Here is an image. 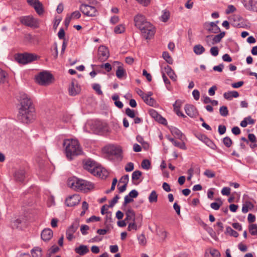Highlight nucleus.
Returning a JSON list of instances; mask_svg holds the SVG:
<instances>
[{
  "instance_id": "1",
  "label": "nucleus",
  "mask_w": 257,
  "mask_h": 257,
  "mask_svg": "<svg viewBox=\"0 0 257 257\" xmlns=\"http://www.w3.org/2000/svg\"><path fill=\"white\" fill-rule=\"evenodd\" d=\"M21 107L19 109L18 118L24 123H29L35 118V109L32 100L26 93H21L20 96Z\"/></svg>"
},
{
  "instance_id": "2",
  "label": "nucleus",
  "mask_w": 257,
  "mask_h": 257,
  "mask_svg": "<svg viewBox=\"0 0 257 257\" xmlns=\"http://www.w3.org/2000/svg\"><path fill=\"white\" fill-rule=\"evenodd\" d=\"M134 21L135 26L141 31L142 35L146 39H150L154 36L155 28L147 20L145 16L138 14L134 17Z\"/></svg>"
},
{
  "instance_id": "3",
  "label": "nucleus",
  "mask_w": 257,
  "mask_h": 257,
  "mask_svg": "<svg viewBox=\"0 0 257 257\" xmlns=\"http://www.w3.org/2000/svg\"><path fill=\"white\" fill-rule=\"evenodd\" d=\"M63 145L65 146L67 158L71 160L74 156L82 154V150L78 142L76 140L66 139L64 141Z\"/></svg>"
},
{
  "instance_id": "4",
  "label": "nucleus",
  "mask_w": 257,
  "mask_h": 257,
  "mask_svg": "<svg viewBox=\"0 0 257 257\" xmlns=\"http://www.w3.org/2000/svg\"><path fill=\"white\" fill-rule=\"evenodd\" d=\"M68 185L73 189L85 192L92 189L94 187L92 183L77 178L69 179L68 181Z\"/></svg>"
},
{
  "instance_id": "5",
  "label": "nucleus",
  "mask_w": 257,
  "mask_h": 257,
  "mask_svg": "<svg viewBox=\"0 0 257 257\" xmlns=\"http://www.w3.org/2000/svg\"><path fill=\"white\" fill-rule=\"evenodd\" d=\"M104 151L109 157L117 159L121 157V149L119 146L110 145L104 147Z\"/></svg>"
},
{
  "instance_id": "6",
  "label": "nucleus",
  "mask_w": 257,
  "mask_h": 257,
  "mask_svg": "<svg viewBox=\"0 0 257 257\" xmlns=\"http://www.w3.org/2000/svg\"><path fill=\"white\" fill-rule=\"evenodd\" d=\"M37 56L31 53L18 54L16 57V60L23 64H27L37 59Z\"/></svg>"
},
{
  "instance_id": "7",
  "label": "nucleus",
  "mask_w": 257,
  "mask_h": 257,
  "mask_svg": "<svg viewBox=\"0 0 257 257\" xmlns=\"http://www.w3.org/2000/svg\"><path fill=\"white\" fill-rule=\"evenodd\" d=\"M52 79V75L47 72H41L37 77V82L41 85L49 84Z\"/></svg>"
},
{
  "instance_id": "8",
  "label": "nucleus",
  "mask_w": 257,
  "mask_h": 257,
  "mask_svg": "<svg viewBox=\"0 0 257 257\" xmlns=\"http://www.w3.org/2000/svg\"><path fill=\"white\" fill-rule=\"evenodd\" d=\"M80 10L85 15L89 17H95L98 13L96 9L93 6L82 4L80 7Z\"/></svg>"
},
{
  "instance_id": "9",
  "label": "nucleus",
  "mask_w": 257,
  "mask_h": 257,
  "mask_svg": "<svg viewBox=\"0 0 257 257\" xmlns=\"http://www.w3.org/2000/svg\"><path fill=\"white\" fill-rule=\"evenodd\" d=\"M79 226V222L78 220H76L74 221L71 225L68 228L66 233V238L68 240L71 241L74 238L73 234L77 230Z\"/></svg>"
},
{
  "instance_id": "10",
  "label": "nucleus",
  "mask_w": 257,
  "mask_h": 257,
  "mask_svg": "<svg viewBox=\"0 0 257 257\" xmlns=\"http://www.w3.org/2000/svg\"><path fill=\"white\" fill-rule=\"evenodd\" d=\"M20 21L22 24L28 27L34 28L38 27L37 20L30 16L21 17Z\"/></svg>"
},
{
  "instance_id": "11",
  "label": "nucleus",
  "mask_w": 257,
  "mask_h": 257,
  "mask_svg": "<svg viewBox=\"0 0 257 257\" xmlns=\"http://www.w3.org/2000/svg\"><path fill=\"white\" fill-rule=\"evenodd\" d=\"M109 56V51L105 46H101L98 49V58L101 62L106 60Z\"/></svg>"
},
{
  "instance_id": "12",
  "label": "nucleus",
  "mask_w": 257,
  "mask_h": 257,
  "mask_svg": "<svg viewBox=\"0 0 257 257\" xmlns=\"http://www.w3.org/2000/svg\"><path fill=\"white\" fill-rule=\"evenodd\" d=\"M80 90V87L78 85L77 81L75 80H73L69 85L68 88L69 95L71 96H75L79 93Z\"/></svg>"
},
{
  "instance_id": "13",
  "label": "nucleus",
  "mask_w": 257,
  "mask_h": 257,
  "mask_svg": "<svg viewBox=\"0 0 257 257\" xmlns=\"http://www.w3.org/2000/svg\"><path fill=\"white\" fill-rule=\"evenodd\" d=\"M81 200V198L78 194H74L68 197L65 201L66 204L68 206L72 207L77 205Z\"/></svg>"
},
{
  "instance_id": "14",
  "label": "nucleus",
  "mask_w": 257,
  "mask_h": 257,
  "mask_svg": "<svg viewBox=\"0 0 257 257\" xmlns=\"http://www.w3.org/2000/svg\"><path fill=\"white\" fill-rule=\"evenodd\" d=\"M98 165L96 163L91 160H87L84 163V168L93 175L95 169L97 168Z\"/></svg>"
},
{
  "instance_id": "15",
  "label": "nucleus",
  "mask_w": 257,
  "mask_h": 257,
  "mask_svg": "<svg viewBox=\"0 0 257 257\" xmlns=\"http://www.w3.org/2000/svg\"><path fill=\"white\" fill-rule=\"evenodd\" d=\"M116 66V75L119 79H121L126 75V72L122 67V65L118 61H115L113 64V67Z\"/></svg>"
},
{
  "instance_id": "16",
  "label": "nucleus",
  "mask_w": 257,
  "mask_h": 257,
  "mask_svg": "<svg viewBox=\"0 0 257 257\" xmlns=\"http://www.w3.org/2000/svg\"><path fill=\"white\" fill-rule=\"evenodd\" d=\"M205 28L209 32L215 34L219 33L220 31L219 27L214 22L206 23Z\"/></svg>"
},
{
  "instance_id": "17",
  "label": "nucleus",
  "mask_w": 257,
  "mask_h": 257,
  "mask_svg": "<svg viewBox=\"0 0 257 257\" xmlns=\"http://www.w3.org/2000/svg\"><path fill=\"white\" fill-rule=\"evenodd\" d=\"M108 174L109 173L106 169L99 166L95 169L93 174L94 176H97L103 179H105L108 176Z\"/></svg>"
},
{
  "instance_id": "18",
  "label": "nucleus",
  "mask_w": 257,
  "mask_h": 257,
  "mask_svg": "<svg viewBox=\"0 0 257 257\" xmlns=\"http://www.w3.org/2000/svg\"><path fill=\"white\" fill-rule=\"evenodd\" d=\"M198 138L203 143H204L208 147L213 150H216L217 148L216 146L214 143L208 138L206 136L200 135L198 137Z\"/></svg>"
},
{
  "instance_id": "19",
  "label": "nucleus",
  "mask_w": 257,
  "mask_h": 257,
  "mask_svg": "<svg viewBox=\"0 0 257 257\" xmlns=\"http://www.w3.org/2000/svg\"><path fill=\"white\" fill-rule=\"evenodd\" d=\"M15 179L18 182H23L26 177V172L24 169L17 170L15 173Z\"/></svg>"
},
{
  "instance_id": "20",
  "label": "nucleus",
  "mask_w": 257,
  "mask_h": 257,
  "mask_svg": "<svg viewBox=\"0 0 257 257\" xmlns=\"http://www.w3.org/2000/svg\"><path fill=\"white\" fill-rule=\"evenodd\" d=\"M184 103V101L180 100H177L174 104H173L174 111L177 114V115L184 117V114L180 111V108L182 106V104Z\"/></svg>"
},
{
  "instance_id": "21",
  "label": "nucleus",
  "mask_w": 257,
  "mask_h": 257,
  "mask_svg": "<svg viewBox=\"0 0 257 257\" xmlns=\"http://www.w3.org/2000/svg\"><path fill=\"white\" fill-rule=\"evenodd\" d=\"M53 231L50 228L44 229L41 232V238L45 241L49 240L53 236Z\"/></svg>"
},
{
  "instance_id": "22",
  "label": "nucleus",
  "mask_w": 257,
  "mask_h": 257,
  "mask_svg": "<svg viewBox=\"0 0 257 257\" xmlns=\"http://www.w3.org/2000/svg\"><path fill=\"white\" fill-rule=\"evenodd\" d=\"M184 108L186 114L190 117H193L196 114V109L192 105L186 104Z\"/></svg>"
},
{
  "instance_id": "23",
  "label": "nucleus",
  "mask_w": 257,
  "mask_h": 257,
  "mask_svg": "<svg viewBox=\"0 0 257 257\" xmlns=\"http://www.w3.org/2000/svg\"><path fill=\"white\" fill-rule=\"evenodd\" d=\"M165 73H167L168 76L174 81H175L177 79V76L175 74L173 70L171 69V68L167 66L164 68V71H163Z\"/></svg>"
},
{
  "instance_id": "24",
  "label": "nucleus",
  "mask_w": 257,
  "mask_h": 257,
  "mask_svg": "<svg viewBox=\"0 0 257 257\" xmlns=\"http://www.w3.org/2000/svg\"><path fill=\"white\" fill-rule=\"evenodd\" d=\"M239 96V93L236 91H230L224 93L223 97L225 99L230 100L232 98H237Z\"/></svg>"
},
{
  "instance_id": "25",
  "label": "nucleus",
  "mask_w": 257,
  "mask_h": 257,
  "mask_svg": "<svg viewBox=\"0 0 257 257\" xmlns=\"http://www.w3.org/2000/svg\"><path fill=\"white\" fill-rule=\"evenodd\" d=\"M126 218L125 219V220L126 221H135V211L131 208H128L126 212Z\"/></svg>"
},
{
  "instance_id": "26",
  "label": "nucleus",
  "mask_w": 257,
  "mask_h": 257,
  "mask_svg": "<svg viewBox=\"0 0 257 257\" xmlns=\"http://www.w3.org/2000/svg\"><path fill=\"white\" fill-rule=\"evenodd\" d=\"M75 251L79 255H83L89 252V249L87 246L81 245L78 247H76Z\"/></svg>"
},
{
  "instance_id": "27",
  "label": "nucleus",
  "mask_w": 257,
  "mask_h": 257,
  "mask_svg": "<svg viewBox=\"0 0 257 257\" xmlns=\"http://www.w3.org/2000/svg\"><path fill=\"white\" fill-rule=\"evenodd\" d=\"M32 257H42V250L39 247H35L31 250Z\"/></svg>"
},
{
  "instance_id": "28",
  "label": "nucleus",
  "mask_w": 257,
  "mask_h": 257,
  "mask_svg": "<svg viewBox=\"0 0 257 257\" xmlns=\"http://www.w3.org/2000/svg\"><path fill=\"white\" fill-rule=\"evenodd\" d=\"M205 48L201 45H196L193 47V51L194 53L197 55H200L204 53Z\"/></svg>"
},
{
  "instance_id": "29",
  "label": "nucleus",
  "mask_w": 257,
  "mask_h": 257,
  "mask_svg": "<svg viewBox=\"0 0 257 257\" xmlns=\"http://www.w3.org/2000/svg\"><path fill=\"white\" fill-rule=\"evenodd\" d=\"M225 35V33L222 32L218 35L212 36V43L215 45V44L219 43L221 39L224 37Z\"/></svg>"
},
{
  "instance_id": "30",
  "label": "nucleus",
  "mask_w": 257,
  "mask_h": 257,
  "mask_svg": "<svg viewBox=\"0 0 257 257\" xmlns=\"http://www.w3.org/2000/svg\"><path fill=\"white\" fill-rule=\"evenodd\" d=\"M172 134L177 137L178 139L182 140H183V134L176 127L172 128L171 130Z\"/></svg>"
},
{
  "instance_id": "31",
  "label": "nucleus",
  "mask_w": 257,
  "mask_h": 257,
  "mask_svg": "<svg viewBox=\"0 0 257 257\" xmlns=\"http://www.w3.org/2000/svg\"><path fill=\"white\" fill-rule=\"evenodd\" d=\"M248 138L249 141L252 143V144L250 145V147L251 148H254L257 147V140H256V137L254 135L252 134H249L248 135Z\"/></svg>"
},
{
  "instance_id": "32",
  "label": "nucleus",
  "mask_w": 257,
  "mask_h": 257,
  "mask_svg": "<svg viewBox=\"0 0 257 257\" xmlns=\"http://www.w3.org/2000/svg\"><path fill=\"white\" fill-rule=\"evenodd\" d=\"M7 73L0 68V83H4L8 79Z\"/></svg>"
},
{
  "instance_id": "33",
  "label": "nucleus",
  "mask_w": 257,
  "mask_h": 257,
  "mask_svg": "<svg viewBox=\"0 0 257 257\" xmlns=\"http://www.w3.org/2000/svg\"><path fill=\"white\" fill-rule=\"evenodd\" d=\"M143 100L146 102V103L150 106H155L156 104V101L151 97H149L146 95V97H145Z\"/></svg>"
},
{
  "instance_id": "34",
  "label": "nucleus",
  "mask_w": 257,
  "mask_h": 257,
  "mask_svg": "<svg viewBox=\"0 0 257 257\" xmlns=\"http://www.w3.org/2000/svg\"><path fill=\"white\" fill-rule=\"evenodd\" d=\"M158 199V195L155 190L151 192L149 196V200L150 203L156 202Z\"/></svg>"
},
{
  "instance_id": "35",
  "label": "nucleus",
  "mask_w": 257,
  "mask_h": 257,
  "mask_svg": "<svg viewBox=\"0 0 257 257\" xmlns=\"http://www.w3.org/2000/svg\"><path fill=\"white\" fill-rule=\"evenodd\" d=\"M225 233L235 237H236L238 236V233L235 230H233L230 226H227L226 228Z\"/></svg>"
},
{
  "instance_id": "36",
  "label": "nucleus",
  "mask_w": 257,
  "mask_h": 257,
  "mask_svg": "<svg viewBox=\"0 0 257 257\" xmlns=\"http://www.w3.org/2000/svg\"><path fill=\"white\" fill-rule=\"evenodd\" d=\"M142 173L140 171H134L132 176V181L134 184H136L135 181L138 180L140 177L142 176Z\"/></svg>"
},
{
  "instance_id": "37",
  "label": "nucleus",
  "mask_w": 257,
  "mask_h": 257,
  "mask_svg": "<svg viewBox=\"0 0 257 257\" xmlns=\"http://www.w3.org/2000/svg\"><path fill=\"white\" fill-rule=\"evenodd\" d=\"M253 3L254 2L253 0H248V1H245L244 3V6L248 10L256 11V10H255L252 7Z\"/></svg>"
},
{
  "instance_id": "38",
  "label": "nucleus",
  "mask_w": 257,
  "mask_h": 257,
  "mask_svg": "<svg viewBox=\"0 0 257 257\" xmlns=\"http://www.w3.org/2000/svg\"><path fill=\"white\" fill-rule=\"evenodd\" d=\"M36 11L39 15L41 14L43 12V6L42 4L39 1L34 6H33Z\"/></svg>"
},
{
  "instance_id": "39",
  "label": "nucleus",
  "mask_w": 257,
  "mask_h": 257,
  "mask_svg": "<svg viewBox=\"0 0 257 257\" xmlns=\"http://www.w3.org/2000/svg\"><path fill=\"white\" fill-rule=\"evenodd\" d=\"M163 57L164 60L169 64L173 63V59L167 52H164L163 53Z\"/></svg>"
},
{
  "instance_id": "40",
  "label": "nucleus",
  "mask_w": 257,
  "mask_h": 257,
  "mask_svg": "<svg viewBox=\"0 0 257 257\" xmlns=\"http://www.w3.org/2000/svg\"><path fill=\"white\" fill-rule=\"evenodd\" d=\"M249 230L250 234L252 235H257V225L252 224L249 225Z\"/></svg>"
},
{
  "instance_id": "41",
  "label": "nucleus",
  "mask_w": 257,
  "mask_h": 257,
  "mask_svg": "<svg viewBox=\"0 0 257 257\" xmlns=\"http://www.w3.org/2000/svg\"><path fill=\"white\" fill-rule=\"evenodd\" d=\"M219 113L222 116H226L228 114V110L227 107L225 106H222L220 107Z\"/></svg>"
},
{
  "instance_id": "42",
  "label": "nucleus",
  "mask_w": 257,
  "mask_h": 257,
  "mask_svg": "<svg viewBox=\"0 0 257 257\" xmlns=\"http://www.w3.org/2000/svg\"><path fill=\"white\" fill-rule=\"evenodd\" d=\"M125 28L122 25H119L114 28V32L116 34H121L124 32Z\"/></svg>"
},
{
  "instance_id": "43",
  "label": "nucleus",
  "mask_w": 257,
  "mask_h": 257,
  "mask_svg": "<svg viewBox=\"0 0 257 257\" xmlns=\"http://www.w3.org/2000/svg\"><path fill=\"white\" fill-rule=\"evenodd\" d=\"M203 174L204 175L209 178H212L215 176V172L209 169H206Z\"/></svg>"
},
{
  "instance_id": "44",
  "label": "nucleus",
  "mask_w": 257,
  "mask_h": 257,
  "mask_svg": "<svg viewBox=\"0 0 257 257\" xmlns=\"http://www.w3.org/2000/svg\"><path fill=\"white\" fill-rule=\"evenodd\" d=\"M170 17V13L168 11H164L161 16V20L164 22H167Z\"/></svg>"
},
{
  "instance_id": "45",
  "label": "nucleus",
  "mask_w": 257,
  "mask_h": 257,
  "mask_svg": "<svg viewBox=\"0 0 257 257\" xmlns=\"http://www.w3.org/2000/svg\"><path fill=\"white\" fill-rule=\"evenodd\" d=\"M21 223V220L19 219H16L12 221L11 225L13 228H18L21 227L20 224Z\"/></svg>"
},
{
  "instance_id": "46",
  "label": "nucleus",
  "mask_w": 257,
  "mask_h": 257,
  "mask_svg": "<svg viewBox=\"0 0 257 257\" xmlns=\"http://www.w3.org/2000/svg\"><path fill=\"white\" fill-rule=\"evenodd\" d=\"M125 114L131 118L135 117L136 113L134 110L131 109L130 108H127L125 109Z\"/></svg>"
},
{
  "instance_id": "47",
  "label": "nucleus",
  "mask_w": 257,
  "mask_h": 257,
  "mask_svg": "<svg viewBox=\"0 0 257 257\" xmlns=\"http://www.w3.org/2000/svg\"><path fill=\"white\" fill-rule=\"evenodd\" d=\"M138 239L139 240V243L140 244L142 245H145L146 244L147 241L145 237V236L144 234H142L140 235L138 237Z\"/></svg>"
},
{
  "instance_id": "48",
  "label": "nucleus",
  "mask_w": 257,
  "mask_h": 257,
  "mask_svg": "<svg viewBox=\"0 0 257 257\" xmlns=\"http://www.w3.org/2000/svg\"><path fill=\"white\" fill-rule=\"evenodd\" d=\"M150 115L156 120L161 117V115L154 109H151L149 110Z\"/></svg>"
},
{
  "instance_id": "49",
  "label": "nucleus",
  "mask_w": 257,
  "mask_h": 257,
  "mask_svg": "<svg viewBox=\"0 0 257 257\" xmlns=\"http://www.w3.org/2000/svg\"><path fill=\"white\" fill-rule=\"evenodd\" d=\"M138 229V226L135 221H133L132 222L128 223L127 230L132 231V230H137Z\"/></svg>"
},
{
  "instance_id": "50",
  "label": "nucleus",
  "mask_w": 257,
  "mask_h": 257,
  "mask_svg": "<svg viewBox=\"0 0 257 257\" xmlns=\"http://www.w3.org/2000/svg\"><path fill=\"white\" fill-rule=\"evenodd\" d=\"M252 204L250 202H246L243 204L242 207V211L244 213H246L248 211V209L250 208Z\"/></svg>"
},
{
  "instance_id": "51",
  "label": "nucleus",
  "mask_w": 257,
  "mask_h": 257,
  "mask_svg": "<svg viewBox=\"0 0 257 257\" xmlns=\"http://www.w3.org/2000/svg\"><path fill=\"white\" fill-rule=\"evenodd\" d=\"M141 165L143 168L148 170L150 168L151 163L148 160H144L143 161Z\"/></svg>"
},
{
  "instance_id": "52",
  "label": "nucleus",
  "mask_w": 257,
  "mask_h": 257,
  "mask_svg": "<svg viewBox=\"0 0 257 257\" xmlns=\"http://www.w3.org/2000/svg\"><path fill=\"white\" fill-rule=\"evenodd\" d=\"M223 142L224 145L226 147H228V148L230 147L231 146L232 143V140H231V139L228 137H226L223 139Z\"/></svg>"
},
{
  "instance_id": "53",
  "label": "nucleus",
  "mask_w": 257,
  "mask_h": 257,
  "mask_svg": "<svg viewBox=\"0 0 257 257\" xmlns=\"http://www.w3.org/2000/svg\"><path fill=\"white\" fill-rule=\"evenodd\" d=\"M93 89L97 92L99 95H102L103 94L102 91L101 90V86L98 84H94L93 85Z\"/></svg>"
},
{
  "instance_id": "54",
  "label": "nucleus",
  "mask_w": 257,
  "mask_h": 257,
  "mask_svg": "<svg viewBox=\"0 0 257 257\" xmlns=\"http://www.w3.org/2000/svg\"><path fill=\"white\" fill-rule=\"evenodd\" d=\"M173 145L177 147H178L181 149L183 150H186V147L185 146V145L184 143H180L179 142H177L175 140V141L173 143Z\"/></svg>"
},
{
  "instance_id": "55",
  "label": "nucleus",
  "mask_w": 257,
  "mask_h": 257,
  "mask_svg": "<svg viewBox=\"0 0 257 257\" xmlns=\"http://www.w3.org/2000/svg\"><path fill=\"white\" fill-rule=\"evenodd\" d=\"M129 180V177L128 175H125L121 177L119 180V183H123V184L127 185Z\"/></svg>"
},
{
  "instance_id": "56",
  "label": "nucleus",
  "mask_w": 257,
  "mask_h": 257,
  "mask_svg": "<svg viewBox=\"0 0 257 257\" xmlns=\"http://www.w3.org/2000/svg\"><path fill=\"white\" fill-rule=\"evenodd\" d=\"M210 52L211 54L214 57L217 56L219 53V50L218 47H212L210 50Z\"/></svg>"
},
{
  "instance_id": "57",
  "label": "nucleus",
  "mask_w": 257,
  "mask_h": 257,
  "mask_svg": "<svg viewBox=\"0 0 257 257\" xmlns=\"http://www.w3.org/2000/svg\"><path fill=\"white\" fill-rule=\"evenodd\" d=\"M205 41L208 46H210L211 45H214L212 43V35L207 36L205 37Z\"/></svg>"
},
{
  "instance_id": "58",
  "label": "nucleus",
  "mask_w": 257,
  "mask_h": 257,
  "mask_svg": "<svg viewBox=\"0 0 257 257\" xmlns=\"http://www.w3.org/2000/svg\"><path fill=\"white\" fill-rule=\"evenodd\" d=\"M69 16L71 17V19H78L81 17V14L79 11H76L72 13L71 15Z\"/></svg>"
},
{
  "instance_id": "59",
  "label": "nucleus",
  "mask_w": 257,
  "mask_h": 257,
  "mask_svg": "<svg viewBox=\"0 0 257 257\" xmlns=\"http://www.w3.org/2000/svg\"><path fill=\"white\" fill-rule=\"evenodd\" d=\"M216 226H217L218 229L216 230L218 234H220L222 232L223 230V225L221 222H217L216 224Z\"/></svg>"
},
{
  "instance_id": "60",
  "label": "nucleus",
  "mask_w": 257,
  "mask_h": 257,
  "mask_svg": "<svg viewBox=\"0 0 257 257\" xmlns=\"http://www.w3.org/2000/svg\"><path fill=\"white\" fill-rule=\"evenodd\" d=\"M221 194L223 195L228 196L230 194V188L229 187H223L221 191Z\"/></svg>"
},
{
  "instance_id": "61",
  "label": "nucleus",
  "mask_w": 257,
  "mask_h": 257,
  "mask_svg": "<svg viewBox=\"0 0 257 257\" xmlns=\"http://www.w3.org/2000/svg\"><path fill=\"white\" fill-rule=\"evenodd\" d=\"M124 202H123V206H125L128 203L132 202L134 201L133 198L131 197L130 196V195H126L124 197Z\"/></svg>"
},
{
  "instance_id": "62",
  "label": "nucleus",
  "mask_w": 257,
  "mask_h": 257,
  "mask_svg": "<svg viewBox=\"0 0 257 257\" xmlns=\"http://www.w3.org/2000/svg\"><path fill=\"white\" fill-rule=\"evenodd\" d=\"M134 169V164L132 162L127 163L125 167V170L126 172H131Z\"/></svg>"
},
{
  "instance_id": "63",
  "label": "nucleus",
  "mask_w": 257,
  "mask_h": 257,
  "mask_svg": "<svg viewBox=\"0 0 257 257\" xmlns=\"http://www.w3.org/2000/svg\"><path fill=\"white\" fill-rule=\"evenodd\" d=\"M236 8L233 5H228L225 13L226 14H229L233 13L236 11Z\"/></svg>"
},
{
  "instance_id": "64",
  "label": "nucleus",
  "mask_w": 257,
  "mask_h": 257,
  "mask_svg": "<svg viewBox=\"0 0 257 257\" xmlns=\"http://www.w3.org/2000/svg\"><path fill=\"white\" fill-rule=\"evenodd\" d=\"M119 198V196L118 195H116L113 199L110 201L109 206L110 207H112L115 203L117 202Z\"/></svg>"
}]
</instances>
